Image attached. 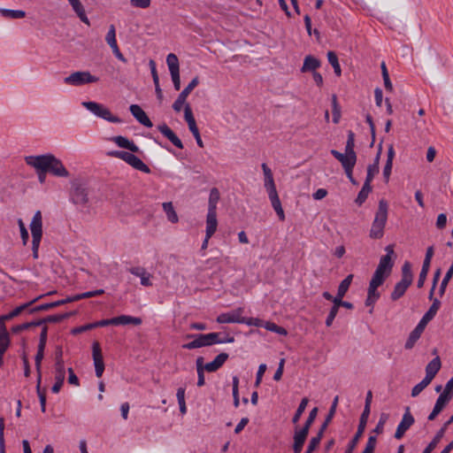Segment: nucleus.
<instances>
[{
	"instance_id": "aec40b11",
	"label": "nucleus",
	"mask_w": 453,
	"mask_h": 453,
	"mask_svg": "<svg viewBox=\"0 0 453 453\" xmlns=\"http://www.w3.org/2000/svg\"><path fill=\"white\" fill-rule=\"evenodd\" d=\"M44 296L42 295L36 298H35L34 300L30 301L29 303H24L22 305H19L18 307H16L13 311H12L10 313L6 314V315H3L0 317V319H1V325L4 324L3 322L5 321V320H10V319H12L13 318L19 316L22 311H24L25 310H27L28 307H30L33 303H35L36 301H38L39 299L42 298Z\"/></svg>"
},
{
	"instance_id": "cd10ccee",
	"label": "nucleus",
	"mask_w": 453,
	"mask_h": 453,
	"mask_svg": "<svg viewBox=\"0 0 453 453\" xmlns=\"http://www.w3.org/2000/svg\"><path fill=\"white\" fill-rule=\"evenodd\" d=\"M411 285V282L404 281L403 280H401L399 282H397L394 288V290L392 291L390 295V298L393 301H396L399 298H401L408 288Z\"/></svg>"
},
{
	"instance_id": "39448f33",
	"label": "nucleus",
	"mask_w": 453,
	"mask_h": 453,
	"mask_svg": "<svg viewBox=\"0 0 453 453\" xmlns=\"http://www.w3.org/2000/svg\"><path fill=\"white\" fill-rule=\"evenodd\" d=\"M99 78L92 75L88 71H76L64 78V83L69 86L80 87L95 83Z\"/></svg>"
},
{
	"instance_id": "4c0bfd02",
	"label": "nucleus",
	"mask_w": 453,
	"mask_h": 453,
	"mask_svg": "<svg viewBox=\"0 0 453 453\" xmlns=\"http://www.w3.org/2000/svg\"><path fill=\"white\" fill-rule=\"evenodd\" d=\"M73 315V312H65L62 314L50 315L42 319H39L41 325L45 323H58Z\"/></svg>"
},
{
	"instance_id": "5701e85b",
	"label": "nucleus",
	"mask_w": 453,
	"mask_h": 453,
	"mask_svg": "<svg viewBox=\"0 0 453 453\" xmlns=\"http://www.w3.org/2000/svg\"><path fill=\"white\" fill-rule=\"evenodd\" d=\"M111 140L114 142L119 147L127 149L131 152L136 153L139 152L140 150L139 147L134 142L129 141L127 138L124 136H113Z\"/></svg>"
},
{
	"instance_id": "4d7b16f0",
	"label": "nucleus",
	"mask_w": 453,
	"mask_h": 453,
	"mask_svg": "<svg viewBox=\"0 0 453 453\" xmlns=\"http://www.w3.org/2000/svg\"><path fill=\"white\" fill-rule=\"evenodd\" d=\"M36 391H37L38 397L40 400L41 410L42 412H45V410H46V390L41 388V383H39V381H37V384H36Z\"/></svg>"
},
{
	"instance_id": "69168bd1",
	"label": "nucleus",
	"mask_w": 453,
	"mask_h": 453,
	"mask_svg": "<svg viewBox=\"0 0 453 453\" xmlns=\"http://www.w3.org/2000/svg\"><path fill=\"white\" fill-rule=\"evenodd\" d=\"M372 399V391L369 390L366 394L365 408L361 414V417H365V418H369L370 411H371Z\"/></svg>"
},
{
	"instance_id": "58836bf2",
	"label": "nucleus",
	"mask_w": 453,
	"mask_h": 453,
	"mask_svg": "<svg viewBox=\"0 0 453 453\" xmlns=\"http://www.w3.org/2000/svg\"><path fill=\"white\" fill-rule=\"evenodd\" d=\"M308 434H309V432L305 431L303 428H301L299 430L296 429L295 431V434H294L293 446L303 448Z\"/></svg>"
},
{
	"instance_id": "dca6fc26",
	"label": "nucleus",
	"mask_w": 453,
	"mask_h": 453,
	"mask_svg": "<svg viewBox=\"0 0 453 453\" xmlns=\"http://www.w3.org/2000/svg\"><path fill=\"white\" fill-rule=\"evenodd\" d=\"M123 161L127 163L129 165L134 167L136 170H139L142 173H149L150 169L148 165H146L138 157L130 152H126Z\"/></svg>"
},
{
	"instance_id": "13d9d810",
	"label": "nucleus",
	"mask_w": 453,
	"mask_h": 453,
	"mask_svg": "<svg viewBox=\"0 0 453 453\" xmlns=\"http://www.w3.org/2000/svg\"><path fill=\"white\" fill-rule=\"evenodd\" d=\"M18 225L19 227V231H20V237L22 240V244L24 246H26L27 244V242L29 239V234H28L27 229L25 226V223L23 222V220L21 219H18Z\"/></svg>"
},
{
	"instance_id": "864d4df0",
	"label": "nucleus",
	"mask_w": 453,
	"mask_h": 453,
	"mask_svg": "<svg viewBox=\"0 0 453 453\" xmlns=\"http://www.w3.org/2000/svg\"><path fill=\"white\" fill-rule=\"evenodd\" d=\"M380 67H381V73H382V78H383V81H384L385 88L388 91L391 92L393 90V85H392V83L390 81L389 74H388V69H387L385 62L381 63Z\"/></svg>"
},
{
	"instance_id": "f704fd0d",
	"label": "nucleus",
	"mask_w": 453,
	"mask_h": 453,
	"mask_svg": "<svg viewBox=\"0 0 453 453\" xmlns=\"http://www.w3.org/2000/svg\"><path fill=\"white\" fill-rule=\"evenodd\" d=\"M10 345V336L4 324L0 325V352L5 353Z\"/></svg>"
},
{
	"instance_id": "1a4fd4ad",
	"label": "nucleus",
	"mask_w": 453,
	"mask_h": 453,
	"mask_svg": "<svg viewBox=\"0 0 453 453\" xmlns=\"http://www.w3.org/2000/svg\"><path fill=\"white\" fill-rule=\"evenodd\" d=\"M199 79L198 77H195L188 85L179 94L177 99L173 104V109L176 112H180L183 107V105H186V100L188 95L191 93V91L198 85Z\"/></svg>"
},
{
	"instance_id": "72a5a7b5",
	"label": "nucleus",
	"mask_w": 453,
	"mask_h": 453,
	"mask_svg": "<svg viewBox=\"0 0 453 453\" xmlns=\"http://www.w3.org/2000/svg\"><path fill=\"white\" fill-rule=\"evenodd\" d=\"M441 302L438 299H434L428 311L424 314L422 320L424 323L428 324L436 315L440 309Z\"/></svg>"
},
{
	"instance_id": "bf43d9fd",
	"label": "nucleus",
	"mask_w": 453,
	"mask_h": 453,
	"mask_svg": "<svg viewBox=\"0 0 453 453\" xmlns=\"http://www.w3.org/2000/svg\"><path fill=\"white\" fill-rule=\"evenodd\" d=\"M388 414L381 413L380 417V419H379V422L376 425V426H375V428L373 429L372 432L377 434H382L383 431H384V426H385L386 422L388 421Z\"/></svg>"
},
{
	"instance_id": "c9c22d12",
	"label": "nucleus",
	"mask_w": 453,
	"mask_h": 453,
	"mask_svg": "<svg viewBox=\"0 0 453 453\" xmlns=\"http://www.w3.org/2000/svg\"><path fill=\"white\" fill-rule=\"evenodd\" d=\"M163 210L166 214L167 219L172 223H177L179 220L178 215L173 208L172 202L163 203Z\"/></svg>"
},
{
	"instance_id": "09e8293b",
	"label": "nucleus",
	"mask_w": 453,
	"mask_h": 453,
	"mask_svg": "<svg viewBox=\"0 0 453 453\" xmlns=\"http://www.w3.org/2000/svg\"><path fill=\"white\" fill-rule=\"evenodd\" d=\"M218 222H214V226H212V229L210 227L209 221H206V234L205 238L202 243V250H206L208 247L209 240L210 238L214 234V233L217 230Z\"/></svg>"
},
{
	"instance_id": "9d476101",
	"label": "nucleus",
	"mask_w": 453,
	"mask_h": 453,
	"mask_svg": "<svg viewBox=\"0 0 453 453\" xmlns=\"http://www.w3.org/2000/svg\"><path fill=\"white\" fill-rule=\"evenodd\" d=\"M415 419L411 413L409 406L405 408V411L403 415L402 420L396 427L394 437L396 440H400L404 435L405 432L414 424Z\"/></svg>"
},
{
	"instance_id": "052dcab7",
	"label": "nucleus",
	"mask_w": 453,
	"mask_h": 453,
	"mask_svg": "<svg viewBox=\"0 0 453 453\" xmlns=\"http://www.w3.org/2000/svg\"><path fill=\"white\" fill-rule=\"evenodd\" d=\"M41 326V322H39L38 320L36 321H32V322H27V323H23V324H20V325H17L15 326H13L12 328V331L13 333H19L23 330H26V329H28L32 326Z\"/></svg>"
},
{
	"instance_id": "ddd939ff",
	"label": "nucleus",
	"mask_w": 453,
	"mask_h": 453,
	"mask_svg": "<svg viewBox=\"0 0 453 453\" xmlns=\"http://www.w3.org/2000/svg\"><path fill=\"white\" fill-rule=\"evenodd\" d=\"M92 355L95 365L96 375L97 378H100L104 371V363L103 360L101 348L97 342L93 343Z\"/></svg>"
},
{
	"instance_id": "e2e57ef3",
	"label": "nucleus",
	"mask_w": 453,
	"mask_h": 453,
	"mask_svg": "<svg viewBox=\"0 0 453 453\" xmlns=\"http://www.w3.org/2000/svg\"><path fill=\"white\" fill-rule=\"evenodd\" d=\"M379 166H376V165H369L367 166V174L365 182L371 184L374 176L379 173Z\"/></svg>"
},
{
	"instance_id": "2f4dec72",
	"label": "nucleus",
	"mask_w": 453,
	"mask_h": 453,
	"mask_svg": "<svg viewBox=\"0 0 453 453\" xmlns=\"http://www.w3.org/2000/svg\"><path fill=\"white\" fill-rule=\"evenodd\" d=\"M70 4L72 5L73 11L77 14V16L80 18V19L84 22L87 25H90L89 20L86 15L84 7L80 0H68Z\"/></svg>"
},
{
	"instance_id": "a18cd8bd",
	"label": "nucleus",
	"mask_w": 453,
	"mask_h": 453,
	"mask_svg": "<svg viewBox=\"0 0 453 453\" xmlns=\"http://www.w3.org/2000/svg\"><path fill=\"white\" fill-rule=\"evenodd\" d=\"M44 349H43V348L40 349L38 347L37 353H36L35 358V368H36V372H37V381H39V383H41V381H42L41 364H42V360L43 359V357H44Z\"/></svg>"
},
{
	"instance_id": "423d86ee",
	"label": "nucleus",
	"mask_w": 453,
	"mask_h": 453,
	"mask_svg": "<svg viewBox=\"0 0 453 453\" xmlns=\"http://www.w3.org/2000/svg\"><path fill=\"white\" fill-rule=\"evenodd\" d=\"M82 105L89 111L94 113L96 117L105 119L112 123H120L121 119L111 114V111L104 105L96 102H83Z\"/></svg>"
},
{
	"instance_id": "603ef678",
	"label": "nucleus",
	"mask_w": 453,
	"mask_h": 453,
	"mask_svg": "<svg viewBox=\"0 0 453 453\" xmlns=\"http://www.w3.org/2000/svg\"><path fill=\"white\" fill-rule=\"evenodd\" d=\"M355 134L352 131L348 132V139L345 145V153L357 155L355 150Z\"/></svg>"
},
{
	"instance_id": "20e7f679",
	"label": "nucleus",
	"mask_w": 453,
	"mask_h": 453,
	"mask_svg": "<svg viewBox=\"0 0 453 453\" xmlns=\"http://www.w3.org/2000/svg\"><path fill=\"white\" fill-rule=\"evenodd\" d=\"M29 227L32 234L33 257L37 258L40 243L42 238V216L41 211L35 212Z\"/></svg>"
},
{
	"instance_id": "c85d7f7f",
	"label": "nucleus",
	"mask_w": 453,
	"mask_h": 453,
	"mask_svg": "<svg viewBox=\"0 0 453 453\" xmlns=\"http://www.w3.org/2000/svg\"><path fill=\"white\" fill-rule=\"evenodd\" d=\"M111 322L113 326L119 325H128L133 324L138 326L142 324V319L140 318L132 317L128 315H121L119 317H115L111 319Z\"/></svg>"
},
{
	"instance_id": "774afa93",
	"label": "nucleus",
	"mask_w": 453,
	"mask_h": 453,
	"mask_svg": "<svg viewBox=\"0 0 453 453\" xmlns=\"http://www.w3.org/2000/svg\"><path fill=\"white\" fill-rule=\"evenodd\" d=\"M317 413H318V408L315 407L311 411L308 418L306 419L303 426L302 427L303 429H304L307 432L310 431L311 426L312 425V423L314 422V420L317 417Z\"/></svg>"
},
{
	"instance_id": "680f3d73",
	"label": "nucleus",
	"mask_w": 453,
	"mask_h": 453,
	"mask_svg": "<svg viewBox=\"0 0 453 453\" xmlns=\"http://www.w3.org/2000/svg\"><path fill=\"white\" fill-rule=\"evenodd\" d=\"M186 338L189 339V338H194V340L190 342H188V343H185L182 348L183 349H197V348H201L200 347V342H199V337H198V334H188L186 336Z\"/></svg>"
},
{
	"instance_id": "e433bc0d",
	"label": "nucleus",
	"mask_w": 453,
	"mask_h": 453,
	"mask_svg": "<svg viewBox=\"0 0 453 453\" xmlns=\"http://www.w3.org/2000/svg\"><path fill=\"white\" fill-rule=\"evenodd\" d=\"M0 14L4 18L12 19H23L26 17V12L21 10L0 9Z\"/></svg>"
},
{
	"instance_id": "9b49d317",
	"label": "nucleus",
	"mask_w": 453,
	"mask_h": 453,
	"mask_svg": "<svg viewBox=\"0 0 453 453\" xmlns=\"http://www.w3.org/2000/svg\"><path fill=\"white\" fill-rule=\"evenodd\" d=\"M434 254V246L428 247L426 249L425 259L423 261L422 268H421V271L419 273L418 280V282H417V287L418 288H423V286L425 284V281L426 280V277H427V274H428V272H429V269H430L431 261H432Z\"/></svg>"
},
{
	"instance_id": "6ab92c4d",
	"label": "nucleus",
	"mask_w": 453,
	"mask_h": 453,
	"mask_svg": "<svg viewBox=\"0 0 453 453\" xmlns=\"http://www.w3.org/2000/svg\"><path fill=\"white\" fill-rule=\"evenodd\" d=\"M130 273L133 275L139 277L141 279V284L145 287L152 286V282L150 280L151 274L149 273L144 267L135 266L128 269Z\"/></svg>"
},
{
	"instance_id": "412c9836",
	"label": "nucleus",
	"mask_w": 453,
	"mask_h": 453,
	"mask_svg": "<svg viewBox=\"0 0 453 453\" xmlns=\"http://www.w3.org/2000/svg\"><path fill=\"white\" fill-rule=\"evenodd\" d=\"M450 424H448V420L443 424V426L437 431L433 440L428 443V445L425 448L422 453H431L443 438L445 432L448 426Z\"/></svg>"
},
{
	"instance_id": "a19ab883",
	"label": "nucleus",
	"mask_w": 453,
	"mask_h": 453,
	"mask_svg": "<svg viewBox=\"0 0 453 453\" xmlns=\"http://www.w3.org/2000/svg\"><path fill=\"white\" fill-rule=\"evenodd\" d=\"M372 191V186L371 184H368L366 182L364 183L361 190L359 191L358 195H357V197L356 199V203L358 204V205H361L365 203V201L366 200L369 193Z\"/></svg>"
},
{
	"instance_id": "7ed1b4c3",
	"label": "nucleus",
	"mask_w": 453,
	"mask_h": 453,
	"mask_svg": "<svg viewBox=\"0 0 453 453\" xmlns=\"http://www.w3.org/2000/svg\"><path fill=\"white\" fill-rule=\"evenodd\" d=\"M388 205L386 200L379 201L378 210L370 229L369 236L372 239H380L384 235V228L388 219Z\"/></svg>"
},
{
	"instance_id": "a211bd4d",
	"label": "nucleus",
	"mask_w": 453,
	"mask_h": 453,
	"mask_svg": "<svg viewBox=\"0 0 453 453\" xmlns=\"http://www.w3.org/2000/svg\"><path fill=\"white\" fill-rule=\"evenodd\" d=\"M159 132L165 136L174 146L183 149V143L174 132L166 125L161 124L157 127Z\"/></svg>"
},
{
	"instance_id": "f257e3e1",
	"label": "nucleus",
	"mask_w": 453,
	"mask_h": 453,
	"mask_svg": "<svg viewBox=\"0 0 453 453\" xmlns=\"http://www.w3.org/2000/svg\"><path fill=\"white\" fill-rule=\"evenodd\" d=\"M25 162L35 170H43L58 177H68L69 172L62 162L52 154L27 156Z\"/></svg>"
},
{
	"instance_id": "6e6552de",
	"label": "nucleus",
	"mask_w": 453,
	"mask_h": 453,
	"mask_svg": "<svg viewBox=\"0 0 453 453\" xmlns=\"http://www.w3.org/2000/svg\"><path fill=\"white\" fill-rule=\"evenodd\" d=\"M220 195L217 188H213L210 191L209 202H208V212L206 216V221H209L210 227L212 229L214 222L217 220V204L219 201Z\"/></svg>"
},
{
	"instance_id": "338daca9",
	"label": "nucleus",
	"mask_w": 453,
	"mask_h": 453,
	"mask_svg": "<svg viewBox=\"0 0 453 453\" xmlns=\"http://www.w3.org/2000/svg\"><path fill=\"white\" fill-rule=\"evenodd\" d=\"M377 443V438L374 435H370L366 442L365 449L362 453H374Z\"/></svg>"
},
{
	"instance_id": "5fc2aeb1",
	"label": "nucleus",
	"mask_w": 453,
	"mask_h": 453,
	"mask_svg": "<svg viewBox=\"0 0 453 453\" xmlns=\"http://www.w3.org/2000/svg\"><path fill=\"white\" fill-rule=\"evenodd\" d=\"M323 437L322 432H319L318 434L310 440L308 448L304 453H312L317 447L319 445L320 441Z\"/></svg>"
},
{
	"instance_id": "79ce46f5",
	"label": "nucleus",
	"mask_w": 453,
	"mask_h": 453,
	"mask_svg": "<svg viewBox=\"0 0 453 453\" xmlns=\"http://www.w3.org/2000/svg\"><path fill=\"white\" fill-rule=\"evenodd\" d=\"M166 63L170 71V73L180 71L179 60L175 54L170 53L166 57Z\"/></svg>"
},
{
	"instance_id": "a878e982",
	"label": "nucleus",
	"mask_w": 453,
	"mask_h": 453,
	"mask_svg": "<svg viewBox=\"0 0 453 453\" xmlns=\"http://www.w3.org/2000/svg\"><path fill=\"white\" fill-rule=\"evenodd\" d=\"M262 170L265 175V188L268 193L277 191L271 169L266 164H262Z\"/></svg>"
},
{
	"instance_id": "2eb2a0df",
	"label": "nucleus",
	"mask_w": 453,
	"mask_h": 453,
	"mask_svg": "<svg viewBox=\"0 0 453 453\" xmlns=\"http://www.w3.org/2000/svg\"><path fill=\"white\" fill-rule=\"evenodd\" d=\"M367 420H368V418H365V417H360L359 424L357 426V431L355 433V435L349 442L344 453H353L354 449H356V447L359 441V439L362 437V435L365 432Z\"/></svg>"
},
{
	"instance_id": "49530a36",
	"label": "nucleus",
	"mask_w": 453,
	"mask_h": 453,
	"mask_svg": "<svg viewBox=\"0 0 453 453\" xmlns=\"http://www.w3.org/2000/svg\"><path fill=\"white\" fill-rule=\"evenodd\" d=\"M105 42L111 47V49L118 46V43L116 41V29H115L114 25H110L109 30L105 36Z\"/></svg>"
},
{
	"instance_id": "c03bdc74",
	"label": "nucleus",
	"mask_w": 453,
	"mask_h": 453,
	"mask_svg": "<svg viewBox=\"0 0 453 453\" xmlns=\"http://www.w3.org/2000/svg\"><path fill=\"white\" fill-rule=\"evenodd\" d=\"M327 59H328V62L333 66L334 73L337 76H341L342 70H341V66H340L336 54L334 51H328L327 52Z\"/></svg>"
},
{
	"instance_id": "4be33fe9",
	"label": "nucleus",
	"mask_w": 453,
	"mask_h": 453,
	"mask_svg": "<svg viewBox=\"0 0 453 453\" xmlns=\"http://www.w3.org/2000/svg\"><path fill=\"white\" fill-rule=\"evenodd\" d=\"M228 354L222 352L219 354L211 362L204 365L205 371L208 372H213L219 370L227 360Z\"/></svg>"
},
{
	"instance_id": "de8ad7c7",
	"label": "nucleus",
	"mask_w": 453,
	"mask_h": 453,
	"mask_svg": "<svg viewBox=\"0 0 453 453\" xmlns=\"http://www.w3.org/2000/svg\"><path fill=\"white\" fill-rule=\"evenodd\" d=\"M432 382L429 378L425 377L419 383L413 387L411 389V396H418L430 383Z\"/></svg>"
},
{
	"instance_id": "bb28decb",
	"label": "nucleus",
	"mask_w": 453,
	"mask_h": 453,
	"mask_svg": "<svg viewBox=\"0 0 453 453\" xmlns=\"http://www.w3.org/2000/svg\"><path fill=\"white\" fill-rule=\"evenodd\" d=\"M269 199L271 201L272 206L277 213L279 219L280 220L285 219V213L281 206L280 200L279 198L277 191L268 193Z\"/></svg>"
},
{
	"instance_id": "0eeeda50",
	"label": "nucleus",
	"mask_w": 453,
	"mask_h": 453,
	"mask_svg": "<svg viewBox=\"0 0 453 453\" xmlns=\"http://www.w3.org/2000/svg\"><path fill=\"white\" fill-rule=\"evenodd\" d=\"M393 266V259L389 256H382L372 278L384 282L390 275Z\"/></svg>"
},
{
	"instance_id": "f8f14e48",
	"label": "nucleus",
	"mask_w": 453,
	"mask_h": 453,
	"mask_svg": "<svg viewBox=\"0 0 453 453\" xmlns=\"http://www.w3.org/2000/svg\"><path fill=\"white\" fill-rule=\"evenodd\" d=\"M331 154L342 164L344 171L353 169L357 162V155L341 153L336 150H331Z\"/></svg>"
},
{
	"instance_id": "f03ea898",
	"label": "nucleus",
	"mask_w": 453,
	"mask_h": 453,
	"mask_svg": "<svg viewBox=\"0 0 453 453\" xmlns=\"http://www.w3.org/2000/svg\"><path fill=\"white\" fill-rule=\"evenodd\" d=\"M70 199L77 206L89 207L90 189L88 183L81 179H75L71 182Z\"/></svg>"
},
{
	"instance_id": "0e129e2a",
	"label": "nucleus",
	"mask_w": 453,
	"mask_h": 453,
	"mask_svg": "<svg viewBox=\"0 0 453 453\" xmlns=\"http://www.w3.org/2000/svg\"><path fill=\"white\" fill-rule=\"evenodd\" d=\"M268 331L277 333L280 335H287L288 332L284 327L279 326L273 322H266L264 326Z\"/></svg>"
},
{
	"instance_id": "7c9ffc66",
	"label": "nucleus",
	"mask_w": 453,
	"mask_h": 453,
	"mask_svg": "<svg viewBox=\"0 0 453 453\" xmlns=\"http://www.w3.org/2000/svg\"><path fill=\"white\" fill-rule=\"evenodd\" d=\"M65 368L55 367L56 382L51 388V391L54 394H58L60 391V389L64 384V381H65Z\"/></svg>"
},
{
	"instance_id": "473e14b6",
	"label": "nucleus",
	"mask_w": 453,
	"mask_h": 453,
	"mask_svg": "<svg viewBox=\"0 0 453 453\" xmlns=\"http://www.w3.org/2000/svg\"><path fill=\"white\" fill-rule=\"evenodd\" d=\"M320 66V61L314 58L313 56H306L304 60H303V65L302 66V69L301 71L303 73H306V72H315L317 68H319Z\"/></svg>"
},
{
	"instance_id": "f3484780",
	"label": "nucleus",
	"mask_w": 453,
	"mask_h": 453,
	"mask_svg": "<svg viewBox=\"0 0 453 453\" xmlns=\"http://www.w3.org/2000/svg\"><path fill=\"white\" fill-rule=\"evenodd\" d=\"M129 110L139 123L147 127H151L153 126L146 112L138 104H132Z\"/></svg>"
},
{
	"instance_id": "393cba45",
	"label": "nucleus",
	"mask_w": 453,
	"mask_h": 453,
	"mask_svg": "<svg viewBox=\"0 0 453 453\" xmlns=\"http://www.w3.org/2000/svg\"><path fill=\"white\" fill-rule=\"evenodd\" d=\"M441 366V359L437 356L426 365L425 377L429 378V380H433L437 372L440 371Z\"/></svg>"
},
{
	"instance_id": "b1692460",
	"label": "nucleus",
	"mask_w": 453,
	"mask_h": 453,
	"mask_svg": "<svg viewBox=\"0 0 453 453\" xmlns=\"http://www.w3.org/2000/svg\"><path fill=\"white\" fill-rule=\"evenodd\" d=\"M449 401L450 399H449V397L441 394L436 400L432 412L428 415V420L432 421L435 419V418L439 415V413L443 410V408Z\"/></svg>"
},
{
	"instance_id": "3c124183",
	"label": "nucleus",
	"mask_w": 453,
	"mask_h": 453,
	"mask_svg": "<svg viewBox=\"0 0 453 453\" xmlns=\"http://www.w3.org/2000/svg\"><path fill=\"white\" fill-rule=\"evenodd\" d=\"M308 403H309V399L307 397H303L301 400V403H300V404H299L297 410L296 411V413H295V415H294V417L292 418V422L294 424H296L299 421L301 416L303 415V411L306 409V406H307Z\"/></svg>"
},
{
	"instance_id": "4468645a",
	"label": "nucleus",
	"mask_w": 453,
	"mask_h": 453,
	"mask_svg": "<svg viewBox=\"0 0 453 453\" xmlns=\"http://www.w3.org/2000/svg\"><path fill=\"white\" fill-rule=\"evenodd\" d=\"M243 308H237L231 312L221 313L217 318V322L219 324L224 323H242V319L243 318L242 314L243 313Z\"/></svg>"
},
{
	"instance_id": "ea45409f",
	"label": "nucleus",
	"mask_w": 453,
	"mask_h": 453,
	"mask_svg": "<svg viewBox=\"0 0 453 453\" xmlns=\"http://www.w3.org/2000/svg\"><path fill=\"white\" fill-rule=\"evenodd\" d=\"M383 284L382 281H380L376 279L372 278L369 287H368V293L367 296L379 299L380 298V293L378 292V288Z\"/></svg>"
},
{
	"instance_id": "8fccbe9b",
	"label": "nucleus",
	"mask_w": 453,
	"mask_h": 453,
	"mask_svg": "<svg viewBox=\"0 0 453 453\" xmlns=\"http://www.w3.org/2000/svg\"><path fill=\"white\" fill-rule=\"evenodd\" d=\"M353 274H349L342 282L340 283L337 290V294L345 296L347 291L349 290V288L353 280Z\"/></svg>"
},
{
	"instance_id": "37998d69",
	"label": "nucleus",
	"mask_w": 453,
	"mask_h": 453,
	"mask_svg": "<svg viewBox=\"0 0 453 453\" xmlns=\"http://www.w3.org/2000/svg\"><path fill=\"white\" fill-rule=\"evenodd\" d=\"M453 277V264L449 266V270L447 271L444 278L441 280L440 288H439V295L440 296H442L446 291L447 286L449 282L450 281L451 278Z\"/></svg>"
},
{
	"instance_id": "c756f323",
	"label": "nucleus",
	"mask_w": 453,
	"mask_h": 453,
	"mask_svg": "<svg viewBox=\"0 0 453 453\" xmlns=\"http://www.w3.org/2000/svg\"><path fill=\"white\" fill-rule=\"evenodd\" d=\"M219 336H220L219 333H210L206 334H198L200 347L211 346L213 344H217L219 342Z\"/></svg>"
},
{
	"instance_id": "6e6d98bb",
	"label": "nucleus",
	"mask_w": 453,
	"mask_h": 453,
	"mask_svg": "<svg viewBox=\"0 0 453 453\" xmlns=\"http://www.w3.org/2000/svg\"><path fill=\"white\" fill-rule=\"evenodd\" d=\"M404 281L412 283L413 275L411 273V265L409 262H405L402 267V279Z\"/></svg>"
}]
</instances>
